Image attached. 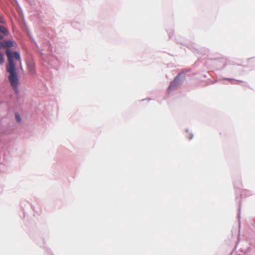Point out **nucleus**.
<instances>
[{
	"mask_svg": "<svg viewBox=\"0 0 255 255\" xmlns=\"http://www.w3.org/2000/svg\"><path fill=\"white\" fill-rule=\"evenodd\" d=\"M6 54L8 59V64L6 68L7 72L9 73L8 80H17V75L13 58L21 63L20 55L17 52H12L9 49L6 50Z\"/></svg>",
	"mask_w": 255,
	"mask_h": 255,
	"instance_id": "obj_1",
	"label": "nucleus"
},
{
	"mask_svg": "<svg viewBox=\"0 0 255 255\" xmlns=\"http://www.w3.org/2000/svg\"><path fill=\"white\" fill-rule=\"evenodd\" d=\"M13 46V42L10 40L0 42V49L2 47H10Z\"/></svg>",
	"mask_w": 255,
	"mask_h": 255,
	"instance_id": "obj_2",
	"label": "nucleus"
},
{
	"mask_svg": "<svg viewBox=\"0 0 255 255\" xmlns=\"http://www.w3.org/2000/svg\"><path fill=\"white\" fill-rule=\"evenodd\" d=\"M0 32L3 33L5 35H7L8 34V30L1 25H0ZM3 38V36L1 34H0V40L2 39Z\"/></svg>",
	"mask_w": 255,
	"mask_h": 255,
	"instance_id": "obj_3",
	"label": "nucleus"
},
{
	"mask_svg": "<svg viewBox=\"0 0 255 255\" xmlns=\"http://www.w3.org/2000/svg\"><path fill=\"white\" fill-rule=\"evenodd\" d=\"M27 67L29 72L31 74H33L35 72V66L32 63H29L27 64Z\"/></svg>",
	"mask_w": 255,
	"mask_h": 255,
	"instance_id": "obj_4",
	"label": "nucleus"
},
{
	"mask_svg": "<svg viewBox=\"0 0 255 255\" xmlns=\"http://www.w3.org/2000/svg\"><path fill=\"white\" fill-rule=\"evenodd\" d=\"M10 85L13 87L14 90L16 93L18 92L17 85H18V81H9Z\"/></svg>",
	"mask_w": 255,
	"mask_h": 255,
	"instance_id": "obj_5",
	"label": "nucleus"
},
{
	"mask_svg": "<svg viewBox=\"0 0 255 255\" xmlns=\"http://www.w3.org/2000/svg\"><path fill=\"white\" fill-rule=\"evenodd\" d=\"M184 77V73L183 72L179 73L174 80H178L179 78H183Z\"/></svg>",
	"mask_w": 255,
	"mask_h": 255,
	"instance_id": "obj_6",
	"label": "nucleus"
},
{
	"mask_svg": "<svg viewBox=\"0 0 255 255\" xmlns=\"http://www.w3.org/2000/svg\"><path fill=\"white\" fill-rule=\"evenodd\" d=\"M15 119L17 122H21V118L19 115L18 113H16L15 115Z\"/></svg>",
	"mask_w": 255,
	"mask_h": 255,
	"instance_id": "obj_7",
	"label": "nucleus"
},
{
	"mask_svg": "<svg viewBox=\"0 0 255 255\" xmlns=\"http://www.w3.org/2000/svg\"><path fill=\"white\" fill-rule=\"evenodd\" d=\"M174 82L171 83L170 85L169 86V90L171 89L172 85H174Z\"/></svg>",
	"mask_w": 255,
	"mask_h": 255,
	"instance_id": "obj_8",
	"label": "nucleus"
},
{
	"mask_svg": "<svg viewBox=\"0 0 255 255\" xmlns=\"http://www.w3.org/2000/svg\"><path fill=\"white\" fill-rule=\"evenodd\" d=\"M0 22H3L1 21V19H0Z\"/></svg>",
	"mask_w": 255,
	"mask_h": 255,
	"instance_id": "obj_9",
	"label": "nucleus"
},
{
	"mask_svg": "<svg viewBox=\"0 0 255 255\" xmlns=\"http://www.w3.org/2000/svg\"><path fill=\"white\" fill-rule=\"evenodd\" d=\"M0 22H3L1 21V19H0Z\"/></svg>",
	"mask_w": 255,
	"mask_h": 255,
	"instance_id": "obj_10",
	"label": "nucleus"
}]
</instances>
